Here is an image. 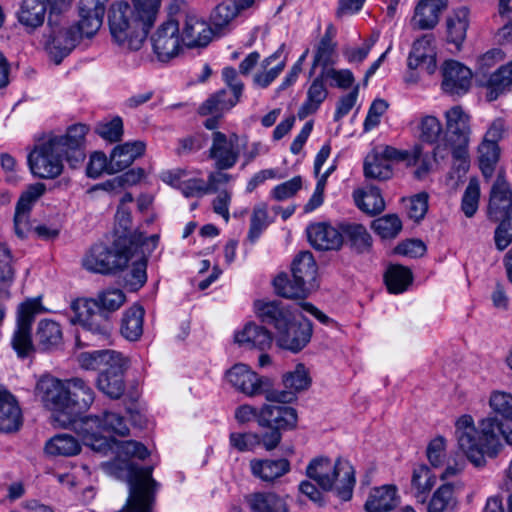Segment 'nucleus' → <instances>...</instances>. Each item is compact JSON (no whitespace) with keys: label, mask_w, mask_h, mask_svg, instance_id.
Here are the masks:
<instances>
[{"label":"nucleus","mask_w":512,"mask_h":512,"mask_svg":"<svg viewBox=\"0 0 512 512\" xmlns=\"http://www.w3.org/2000/svg\"><path fill=\"white\" fill-rule=\"evenodd\" d=\"M447 0H421L417 4L412 24L421 30L433 29L439 22L440 15L446 10Z\"/></svg>","instance_id":"32"},{"label":"nucleus","mask_w":512,"mask_h":512,"mask_svg":"<svg viewBox=\"0 0 512 512\" xmlns=\"http://www.w3.org/2000/svg\"><path fill=\"white\" fill-rule=\"evenodd\" d=\"M239 12L240 9L232 0H225L214 8L210 22L217 31H221L230 25Z\"/></svg>","instance_id":"54"},{"label":"nucleus","mask_w":512,"mask_h":512,"mask_svg":"<svg viewBox=\"0 0 512 512\" xmlns=\"http://www.w3.org/2000/svg\"><path fill=\"white\" fill-rule=\"evenodd\" d=\"M267 404L259 410L258 424L262 427H275L281 430L293 429L297 424V412L285 405Z\"/></svg>","instance_id":"23"},{"label":"nucleus","mask_w":512,"mask_h":512,"mask_svg":"<svg viewBox=\"0 0 512 512\" xmlns=\"http://www.w3.org/2000/svg\"><path fill=\"white\" fill-rule=\"evenodd\" d=\"M48 0H22L17 11L18 22L28 32L42 26L47 13Z\"/></svg>","instance_id":"33"},{"label":"nucleus","mask_w":512,"mask_h":512,"mask_svg":"<svg viewBox=\"0 0 512 512\" xmlns=\"http://www.w3.org/2000/svg\"><path fill=\"white\" fill-rule=\"evenodd\" d=\"M311 379L303 364H298L294 371L283 376L284 390H270L266 393V400L271 403H291L296 399V393L307 389Z\"/></svg>","instance_id":"17"},{"label":"nucleus","mask_w":512,"mask_h":512,"mask_svg":"<svg viewBox=\"0 0 512 512\" xmlns=\"http://www.w3.org/2000/svg\"><path fill=\"white\" fill-rule=\"evenodd\" d=\"M160 0H133L114 3L109 11L108 24L113 42L126 51L142 48L153 25Z\"/></svg>","instance_id":"3"},{"label":"nucleus","mask_w":512,"mask_h":512,"mask_svg":"<svg viewBox=\"0 0 512 512\" xmlns=\"http://www.w3.org/2000/svg\"><path fill=\"white\" fill-rule=\"evenodd\" d=\"M412 282L411 271L401 265H392L385 273V283L390 293L404 292Z\"/></svg>","instance_id":"50"},{"label":"nucleus","mask_w":512,"mask_h":512,"mask_svg":"<svg viewBox=\"0 0 512 512\" xmlns=\"http://www.w3.org/2000/svg\"><path fill=\"white\" fill-rule=\"evenodd\" d=\"M512 85V61L501 66L487 81V95L488 101L496 100L508 87Z\"/></svg>","instance_id":"48"},{"label":"nucleus","mask_w":512,"mask_h":512,"mask_svg":"<svg viewBox=\"0 0 512 512\" xmlns=\"http://www.w3.org/2000/svg\"><path fill=\"white\" fill-rule=\"evenodd\" d=\"M407 213L410 219L418 222L424 218L428 210V195L419 193L408 200Z\"/></svg>","instance_id":"64"},{"label":"nucleus","mask_w":512,"mask_h":512,"mask_svg":"<svg viewBox=\"0 0 512 512\" xmlns=\"http://www.w3.org/2000/svg\"><path fill=\"white\" fill-rule=\"evenodd\" d=\"M152 49L157 59L167 62L176 57L182 48L179 20L169 19L151 35Z\"/></svg>","instance_id":"14"},{"label":"nucleus","mask_w":512,"mask_h":512,"mask_svg":"<svg viewBox=\"0 0 512 512\" xmlns=\"http://www.w3.org/2000/svg\"><path fill=\"white\" fill-rule=\"evenodd\" d=\"M35 396L52 414L53 422L66 428L71 425L69 411L68 379L61 380L51 375L42 376L36 383Z\"/></svg>","instance_id":"9"},{"label":"nucleus","mask_w":512,"mask_h":512,"mask_svg":"<svg viewBox=\"0 0 512 512\" xmlns=\"http://www.w3.org/2000/svg\"><path fill=\"white\" fill-rule=\"evenodd\" d=\"M258 318L268 325H272L277 332L290 324L294 318L290 308L285 307L279 301L257 300L254 303Z\"/></svg>","instance_id":"29"},{"label":"nucleus","mask_w":512,"mask_h":512,"mask_svg":"<svg viewBox=\"0 0 512 512\" xmlns=\"http://www.w3.org/2000/svg\"><path fill=\"white\" fill-rule=\"evenodd\" d=\"M237 142L238 136L236 134L228 137L220 131L213 132L208 157L214 161L215 169L228 170L235 166L239 158V150L236 147Z\"/></svg>","instance_id":"16"},{"label":"nucleus","mask_w":512,"mask_h":512,"mask_svg":"<svg viewBox=\"0 0 512 512\" xmlns=\"http://www.w3.org/2000/svg\"><path fill=\"white\" fill-rule=\"evenodd\" d=\"M246 499L251 512H289L286 500L275 493H254Z\"/></svg>","instance_id":"39"},{"label":"nucleus","mask_w":512,"mask_h":512,"mask_svg":"<svg viewBox=\"0 0 512 512\" xmlns=\"http://www.w3.org/2000/svg\"><path fill=\"white\" fill-rule=\"evenodd\" d=\"M343 241L357 253H364L372 246V237L367 229L358 223H341Z\"/></svg>","instance_id":"41"},{"label":"nucleus","mask_w":512,"mask_h":512,"mask_svg":"<svg viewBox=\"0 0 512 512\" xmlns=\"http://www.w3.org/2000/svg\"><path fill=\"white\" fill-rule=\"evenodd\" d=\"M235 342L244 348H257L263 351L270 348L272 335L263 326L248 323L242 331L236 333Z\"/></svg>","instance_id":"36"},{"label":"nucleus","mask_w":512,"mask_h":512,"mask_svg":"<svg viewBox=\"0 0 512 512\" xmlns=\"http://www.w3.org/2000/svg\"><path fill=\"white\" fill-rule=\"evenodd\" d=\"M108 0H80L79 16L77 25L82 29L85 37L94 36L103 23Z\"/></svg>","instance_id":"26"},{"label":"nucleus","mask_w":512,"mask_h":512,"mask_svg":"<svg viewBox=\"0 0 512 512\" xmlns=\"http://www.w3.org/2000/svg\"><path fill=\"white\" fill-rule=\"evenodd\" d=\"M144 310L141 306L130 307L123 315L121 334L130 341L137 340L143 333Z\"/></svg>","instance_id":"47"},{"label":"nucleus","mask_w":512,"mask_h":512,"mask_svg":"<svg viewBox=\"0 0 512 512\" xmlns=\"http://www.w3.org/2000/svg\"><path fill=\"white\" fill-rule=\"evenodd\" d=\"M149 455V450H117L111 460L101 463L106 474L128 484L126 504L117 512H151L159 483L152 477L154 466L140 464Z\"/></svg>","instance_id":"1"},{"label":"nucleus","mask_w":512,"mask_h":512,"mask_svg":"<svg viewBox=\"0 0 512 512\" xmlns=\"http://www.w3.org/2000/svg\"><path fill=\"white\" fill-rule=\"evenodd\" d=\"M321 73L325 80L333 81V83H331L332 86H336L341 89L350 88L355 81L353 73L349 69L337 70L332 68L321 70Z\"/></svg>","instance_id":"63"},{"label":"nucleus","mask_w":512,"mask_h":512,"mask_svg":"<svg viewBox=\"0 0 512 512\" xmlns=\"http://www.w3.org/2000/svg\"><path fill=\"white\" fill-rule=\"evenodd\" d=\"M23 424L22 410L14 395L0 387V432L13 433Z\"/></svg>","instance_id":"28"},{"label":"nucleus","mask_w":512,"mask_h":512,"mask_svg":"<svg viewBox=\"0 0 512 512\" xmlns=\"http://www.w3.org/2000/svg\"><path fill=\"white\" fill-rule=\"evenodd\" d=\"M88 127L83 124L68 128L65 135H51L35 145L28 154L31 173L41 179H54L61 175L65 158L72 168L85 159L83 144Z\"/></svg>","instance_id":"2"},{"label":"nucleus","mask_w":512,"mask_h":512,"mask_svg":"<svg viewBox=\"0 0 512 512\" xmlns=\"http://www.w3.org/2000/svg\"><path fill=\"white\" fill-rule=\"evenodd\" d=\"M324 81L325 78L322 77L321 72L313 79L307 90V98L298 111V117L300 119H304L310 114L315 113L321 103L327 98L328 91Z\"/></svg>","instance_id":"40"},{"label":"nucleus","mask_w":512,"mask_h":512,"mask_svg":"<svg viewBox=\"0 0 512 512\" xmlns=\"http://www.w3.org/2000/svg\"><path fill=\"white\" fill-rule=\"evenodd\" d=\"M68 401L71 424L75 419L89 409L95 399L92 387L82 378L72 377L68 379Z\"/></svg>","instance_id":"24"},{"label":"nucleus","mask_w":512,"mask_h":512,"mask_svg":"<svg viewBox=\"0 0 512 512\" xmlns=\"http://www.w3.org/2000/svg\"><path fill=\"white\" fill-rule=\"evenodd\" d=\"M436 476L424 464L414 468L411 479V490L419 503L424 504L432 488L436 484Z\"/></svg>","instance_id":"42"},{"label":"nucleus","mask_w":512,"mask_h":512,"mask_svg":"<svg viewBox=\"0 0 512 512\" xmlns=\"http://www.w3.org/2000/svg\"><path fill=\"white\" fill-rule=\"evenodd\" d=\"M274 288L276 293L284 298L288 299H303L310 293L306 287L301 285L299 281H296L294 277L289 279L286 274L278 275L274 281Z\"/></svg>","instance_id":"52"},{"label":"nucleus","mask_w":512,"mask_h":512,"mask_svg":"<svg viewBox=\"0 0 512 512\" xmlns=\"http://www.w3.org/2000/svg\"><path fill=\"white\" fill-rule=\"evenodd\" d=\"M500 149L498 144L484 140L478 147V161L480 170L485 178H491L495 165L499 160Z\"/></svg>","instance_id":"49"},{"label":"nucleus","mask_w":512,"mask_h":512,"mask_svg":"<svg viewBox=\"0 0 512 512\" xmlns=\"http://www.w3.org/2000/svg\"><path fill=\"white\" fill-rule=\"evenodd\" d=\"M124 374H99L97 387L105 395L112 399H119L124 391Z\"/></svg>","instance_id":"56"},{"label":"nucleus","mask_w":512,"mask_h":512,"mask_svg":"<svg viewBox=\"0 0 512 512\" xmlns=\"http://www.w3.org/2000/svg\"><path fill=\"white\" fill-rule=\"evenodd\" d=\"M132 256L130 238H119L112 246L93 245L84 256L82 264L90 272L112 274L127 266Z\"/></svg>","instance_id":"10"},{"label":"nucleus","mask_w":512,"mask_h":512,"mask_svg":"<svg viewBox=\"0 0 512 512\" xmlns=\"http://www.w3.org/2000/svg\"><path fill=\"white\" fill-rule=\"evenodd\" d=\"M336 29L333 25H329L316 45L313 56V63L310 70L312 75L317 67L321 70L332 69L337 61V43L334 41Z\"/></svg>","instance_id":"31"},{"label":"nucleus","mask_w":512,"mask_h":512,"mask_svg":"<svg viewBox=\"0 0 512 512\" xmlns=\"http://www.w3.org/2000/svg\"><path fill=\"white\" fill-rule=\"evenodd\" d=\"M306 232L310 244L317 250H339L343 245L341 224L334 227L325 222L314 223Z\"/></svg>","instance_id":"22"},{"label":"nucleus","mask_w":512,"mask_h":512,"mask_svg":"<svg viewBox=\"0 0 512 512\" xmlns=\"http://www.w3.org/2000/svg\"><path fill=\"white\" fill-rule=\"evenodd\" d=\"M354 199L358 208L367 214L374 215L382 212L385 208L384 199L376 187L354 193Z\"/></svg>","instance_id":"51"},{"label":"nucleus","mask_w":512,"mask_h":512,"mask_svg":"<svg viewBox=\"0 0 512 512\" xmlns=\"http://www.w3.org/2000/svg\"><path fill=\"white\" fill-rule=\"evenodd\" d=\"M251 469L252 473L263 481L272 482L286 474L290 469V464L284 458L253 460L251 461Z\"/></svg>","instance_id":"43"},{"label":"nucleus","mask_w":512,"mask_h":512,"mask_svg":"<svg viewBox=\"0 0 512 512\" xmlns=\"http://www.w3.org/2000/svg\"><path fill=\"white\" fill-rule=\"evenodd\" d=\"M100 364L99 374H124L128 360L118 351L104 350Z\"/></svg>","instance_id":"57"},{"label":"nucleus","mask_w":512,"mask_h":512,"mask_svg":"<svg viewBox=\"0 0 512 512\" xmlns=\"http://www.w3.org/2000/svg\"><path fill=\"white\" fill-rule=\"evenodd\" d=\"M458 448H499L512 446V423L502 422L496 416L481 418L477 426L469 414L461 415L455 422Z\"/></svg>","instance_id":"4"},{"label":"nucleus","mask_w":512,"mask_h":512,"mask_svg":"<svg viewBox=\"0 0 512 512\" xmlns=\"http://www.w3.org/2000/svg\"><path fill=\"white\" fill-rule=\"evenodd\" d=\"M268 224L267 205L260 203L254 207L251 215L250 228L247 236L248 240L254 243L267 228Z\"/></svg>","instance_id":"58"},{"label":"nucleus","mask_w":512,"mask_h":512,"mask_svg":"<svg viewBox=\"0 0 512 512\" xmlns=\"http://www.w3.org/2000/svg\"><path fill=\"white\" fill-rule=\"evenodd\" d=\"M96 133L109 142H117L123 134V122L120 117H114L109 121H103L97 124Z\"/></svg>","instance_id":"60"},{"label":"nucleus","mask_w":512,"mask_h":512,"mask_svg":"<svg viewBox=\"0 0 512 512\" xmlns=\"http://www.w3.org/2000/svg\"><path fill=\"white\" fill-rule=\"evenodd\" d=\"M239 99L231 95V93L222 89L212 94L206 101L199 107L198 112L202 116L218 115L222 116L224 112L234 107Z\"/></svg>","instance_id":"44"},{"label":"nucleus","mask_w":512,"mask_h":512,"mask_svg":"<svg viewBox=\"0 0 512 512\" xmlns=\"http://www.w3.org/2000/svg\"><path fill=\"white\" fill-rule=\"evenodd\" d=\"M126 297L120 289H106L95 298L80 300L73 305L78 323L87 332L107 339L110 335V323L107 313L118 310Z\"/></svg>","instance_id":"6"},{"label":"nucleus","mask_w":512,"mask_h":512,"mask_svg":"<svg viewBox=\"0 0 512 512\" xmlns=\"http://www.w3.org/2000/svg\"><path fill=\"white\" fill-rule=\"evenodd\" d=\"M436 57L435 40L432 35H425L413 43L408 57V67L421 69L429 75L433 74L437 68Z\"/></svg>","instance_id":"21"},{"label":"nucleus","mask_w":512,"mask_h":512,"mask_svg":"<svg viewBox=\"0 0 512 512\" xmlns=\"http://www.w3.org/2000/svg\"><path fill=\"white\" fill-rule=\"evenodd\" d=\"M180 35L183 44L187 47H203L210 42L212 30L195 14H185Z\"/></svg>","instance_id":"30"},{"label":"nucleus","mask_w":512,"mask_h":512,"mask_svg":"<svg viewBox=\"0 0 512 512\" xmlns=\"http://www.w3.org/2000/svg\"><path fill=\"white\" fill-rule=\"evenodd\" d=\"M146 145L142 141L126 142L116 146L110 154V173H117L129 167L135 159L145 152Z\"/></svg>","instance_id":"34"},{"label":"nucleus","mask_w":512,"mask_h":512,"mask_svg":"<svg viewBox=\"0 0 512 512\" xmlns=\"http://www.w3.org/2000/svg\"><path fill=\"white\" fill-rule=\"evenodd\" d=\"M398 504L395 486L384 485L373 488L365 503L367 512H389Z\"/></svg>","instance_id":"37"},{"label":"nucleus","mask_w":512,"mask_h":512,"mask_svg":"<svg viewBox=\"0 0 512 512\" xmlns=\"http://www.w3.org/2000/svg\"><path fill=\"white\" fill-rule=\"evenodd\" d=\"M512 210V189L503 173L499 172L494 181L488 205L489 219H499Z\"/></svg>","instance_id":"27"},{"label":"nucleus","mask_w":512,"mask_h":512,"mask_svg":"<svg viewBox=\"0 0 512 512\" xmlns=\"http://www.w3.org/2000/svg\"><path fill=\"white\" fill-rule=\"evenodd\" d=\"M422 155V145L416 144L410 150H399L391 146L376 148L370 152L364 161L366 178L384 181L393 175L391 161H405L414 166Z\"/></svg>","instance_id":"11"},{"label":"nucleus","mask_w":512,"mask_h":512,"mask_svg":"<svg viewBox=\"0 0 512 512\" xmlns=\"http://www.w3.org/2000/svg\"><path fill=\"white\" fill-rule=\"evenodd\" d=\"M292 277L312 291L317 287V264L311 252H301L292 262Z\"/></svg>","instance_id":"35"},{"label":"nucleus","mask_w":512,"mask_h":512,"mask_svg":"<svg viewBox=\"0 0 512 512\" xmlns=\"http://www.w3.org/2000/svg\"><path fill=\"white\" fill-rule=\"evenodd\" d=\"M158 235L145 237L141 232H135L130 236L132 261L131 268L124 274V286L130 291L139 290L147 281L146 253L152 252L158 242Z\"/></svg>","instance_id":"12"},{"label":"nucleus","mask_w":512,"mask_h":512,"mask_svg":"<svg viewBox=\"0 0 512 512\" xmlns=\"http://www.w3.org/2000/svg\"><path fill=\"white\" fill-rule=\"evenodd\" d=\"M371 227L381 238L391 239L402 230V222L396 214H387L373 220Z\"/></svg>","instance_id":"55"},{"label":"nucleus","mask_w":512,"mask_h":512,"mask_svg":"<svg viewBox=\"0 0 512 512\" xmlns=\"http://www.w3.org/2000/svg\"><path fill=\"white\" fill-rule=\"evenodd\" d=\"M457 507V498L454 486L445 483L439 486L432 494L428 504L427 512H454Z\"/></svg>","instance_id":"46"},{"label":"nucleus","mask_w":512,"mask_h":512,"mask_svg":"<svg viewBox=\"0 0 512 512\" xmlns=\"http://www.w3.org/2000/svg\"><path fill=\"white\" fill-rule=\"evenodd\" d=\"M470 22V11L467 7H460L452 12L446 20L448 41L459 48L466 38Z\"/></svg>","instance_id":"38"},{"label":"nucleus","mask_w":512,"mask_h":512,"mask_svg":"<svg viewBox=\"0 0 512 512\" xmlns=\"http://www.w3.org/2000/svg\"><path fill=\"white\" fill-rule=\"evenodd\" d=\"M36 339L42 350H51L59 347L63 340L62 328L53 320L44 319L38 324Z\"/></svg>","instance_id":"45"},{"label":"nucleus","mask_w":512,"mask_h":512,"mask_svg":"<svg viewBox=\"0 0 512 512\" xmlns=\"http://www.w3.org/2000/svg\"><path fill=\"white\" fill-rule=\"evenodd\" d=\"M162 180L180 190L186 198H201L207 195L205 180L198 177H189V173L185 169L177 168L164 172Z\"/></svg>","instance_id":"25"},{"label":"nucleus","mask_w":512,"mask_h":512,"mask_svg":"<svg viewBox=\"0 0 512 512\" xmlns=\"http://www.w3.org/2000/svg\"><path fill=\"white\" fill-rule=\"evenodd\" d=\"M226 378L236 390L247 396L266 394L269 391L265 389L268 379L260 378L246 364H235L227 371Z\"/></svg>","instance_id":"20"},{"label":"nucleus","mask_w":512,"mask_h":512,"mask_svg":"<svg viewBox=\"0 0 512 512\" xmlns=\"http://www.w3.org/2000/svg\"><path fill=\"white\" fill-rule=\"evenodd\" d=\"M446 135L444 145H437L433 150L435 161L444 159L448 154L447 146H468L470 129V117L461 106H454L445 112Z\"/></svg>","instance_id":"13"},{"label":"nucleus","mask_w":512,"mask_h":512,"mask_svg":"<svg viewBox=\"0 0 512 512\" xmlns=\"http://www.w3.org/2000/svg\"><path fill=\"white\" fill-rule=\"evenodd\" d=\"M480 188L477 180H470L468 186L462 197L461 209L466 217H472L477 209L479 203Z\"/></svg>","instance_id":"61"},{"label":"nucleus","mask_w":512,"mask_h":512,"mask_svg":"<svg viewBox=\"0 0 512 512\" xmlns=\"http://www.w3.org/2000/svg\"><path fill=\"white\" fill-rule=\"evenodd\" d=\"M76 431L84 446L88 448H146L140 442L117 440L129 434L124 418L111 411H105L101 416H88L76 423Z\"/></svg>","instance_id":"5"},{"label":"nucleus","mask_w":512,"mask_h":512,"mask_svg":"<svg viewBox=\"0 0 512 512\" xmlns=\"http://www.w3.org/2000/svg\"><path fill=\"white\" fill-rule=\"evenodd\" d=\"M419 138L426 143L434 144L443 132L442 124L438 118L427 115L421 118L419 123Z\"/></svg>","instance_id":"59"},{"label":"nucleus","mask_w":512,"mask_h":512,"mask_svg":"<svg viewBox=\"0 0 512 512\" xmlns=\"http://www.w3.org/2000/svg\"><path fill=\"white\" fill-rule=\"evenodd\" d=\"M442 89L450 95H463L471 87L472 71L464 64L447 60L441 68Z\"/></svg>","instance_id":"18"},{"label":"nucleus","mask_w":512,"mask_h":512,"mask_svg":"<svg viewBox=\"0 0 512 512\" xmlns=\"http://www.w3.org/2000/svg\"><path fill=\"white\" fill-rule=\"evenodd\" d=\"M85 37L76 25H67L66 19L57 12H50L47 31L43 34V47L50 60L59 65Z\"/></svg>","instance_id":"8"},{"label":"nucleus","mask_w":512,"mask_h":512,"mask_svg":"<svg viewBox=\"0 0 512 512\" xmlns=\"http://www.w3.org/2000/svg\"><path fill=\"white\" fill-rule=\"evenodd\" d=\"M42 311L40 299H28L18 308L17 328L12 338V346L19 356H27L32 350L31 324L36 314Z\"/></svg>","instance_id":"15"},{"label":"nucleus","mask_w":512,"mask_h":512,"mask_svg":"<svg viewBox=\"0 0 512 512\" xmlns=\"http://www.w3.org/2000/svg\"><path fill=\"white\" fill-rule=\"evenodd\" d=\"M426 454L432 467H445L444 472L441 474L442 479L456 475L462 470V464L459 463L456 456L450 459L447 455V450H426Z\"/></svg>","instance_id":"53"},{"label":"nucleus","mask_w":512,"mask_h":512,"mask_svg":"<svg viewBox=\"0 0 512 512\" xmlns=\"http://www.w3.org/2000/svg\"><path fill=\"white\" fill-rule=\"evenodd\" d=\"M489 405L492 410L505 418L512 419V395L495 391L491 394Z\"/></svg>","instance_id":"62"},{"label":"nucleus","mask_w":512,"mask_h":512,"mask_svg":"<svg viewBox=\"0 0 512 512\" xmlns=\"http://www.w3.org/2000/svg\"><path fill=\"white\" fill-rule=\"evenodd\" d=\"M306 473L324 491H334L342 501L352 498L356 480L355 470L349 462L337 460L333 463L329 458L318 457L309 463Z\"/></svg>","instance_id":"7"},{"label":"nucleus","mask_w":512,"mask_h":512,"mask_svg":"<svg viewBox=\"0 0 512 512\" xmlns=\"http://www.w3.org/2000/svg\"><path fill=\"white\" fill-rule=\"evenodd\" d=\"M311 336V322L306 318L295 322L293 318L289 325L277 332L276 342L279 347L297 353L309 343Z\"/></svg>","instance_id":"19"}]
</instances>
